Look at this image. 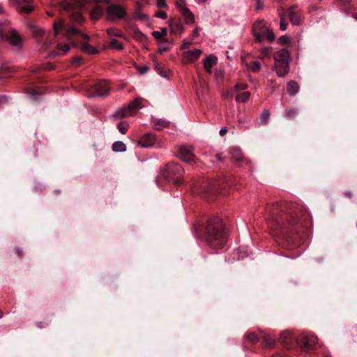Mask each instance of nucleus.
<instances>
[{
	"label": "nucleus",
	"mask_w": 357,
	"mask_h": 357,
	"mask_svg": "<svg viewBox=\"0 0 357 357\" xmlns=\"http://www.w3.org/2000/svg\"><path fill=\"white\" fill-rule=\"evenodd\" d=\"M168 50H169L168 47H160L158 51L160 52H163L167 51Z\"/></svg>",
	"instance_id": "5fc2aeb1"
},
{
	"label": "nucleus",
	"mask_w": 357,
	"mask_h": 357,
	"mask_svg": "<svg viewBox=\"0 0 357 357\" xmlns=\"http://www.w3.org/2000/svg\"><path fill=\"white\" fill-rule=\"evenodd\" d=\"M70 47L68 45H62L61 44L57 45V50L63 51V53H67L70 50Z\"/></svg>",
	"instance_id": "a19ab883"
},
{
	"label": "nucleus",
	"mask_w": 357,
	"mask_h": 357,
	"mask_svg": "<svg viewBox=\"0 0 357 357\" xmlns=\"http://www.w3.org/2000/svg\"><path fill=\"white\" fill-rule=\"evenodd\" d=\"M268 224L273 228L275 224L277 223L278 219L275 217V214H271L268 218Z\"/></svg>",
	"instance_id": "58836bf2"
},
{
	"label": "nucleus",
	"mask_w": 357,
	"mask_h": 357,
	"mask_svg": "<svg viewBox=\"0 0 357 357\" xmlns=\"http://www.w3.org/2000/svg\"><path fill=\"white\" fill-rule=\"evenodd\" d=\"M299 85L296 81L291 80L287 84V91L290 96H296L299 91Z\"/></svg>",
	"instance_id": "2eb2a0df"
},
{
	"label": "nucleus",
	"mask_w": 357,
	"mask_h": 357,
	"mask_svg": "<svg viewBox=\"0 0 357 357\" xmlns=\"http://www.w3.org/2000/svg\"><path fill=\"white\" fill-rule=\"evenodd\" d=\"M289 41V38L285 36H282L279 38V42L281 44H286Z\"/></svg>",
	"instance_id": "de8ad7c7"
},
{
	"label": "nucleus",
	"mask_w": 357,
	"mask_h": 357,
	"mask_svg": "<svg viewBox=\"0 0 357 357\" xmlns=\"http://www.w3.org/2000/svg\"><path fill=\"white\" fill-rule=\"evenodd\" d=\"M16 252L20 255L21 256L22 255V250L21 248H17L16 249Z\"/></svg>",
	"instance_id": "13d9d810"
},
{
	"label": "nucleus",
	"mask_w": 357,
	"mask_h": 357,
	"mask_svg": "<svg viewBox=\"0 0 357 357\" xmlns=\"http://www.w3.org/2000/svg\"><path fill=\"white\" fill-rule=\"evenodd\" d=\"M167 31L165 28H162L160 31H154L152 32L153 36L157 40L161 39L162 37L167 36Z\"/></svg>",
	"instance_id": "c85d7f7f"
},
{
	"label": "nucleus",
	"mask_w": 357,
	"mask_h": 357,
	"mask_svg": "<svg viewBox=\"0 0 357 357\" xmlns=\"http://www.w3.org/2000/svg\"><path fill=\"white\" fill-rule=\"evenodd\" d=\"M81 59L80 58H76L73 60V63L75 65H77V63H78L79 61H80Z\"/></svg>",
	"instance_id": "bf43d9fd"
},
{
	"label": "nucleus",
	"mask_w": 357,
	"mask_h": 357,
	"mask_svg": "<svg viewBox=\"0 0 357 357\" xmlns=\"http://www.w3.org/2000/svg\"><path fill=\"white\" fill-rule=\"evenodd\" d=\"M94 92L90 96H105L109 95L110 87L105 81H101L94 84Z\"/></svg>",
	"instance_id": "0eeeda50"
},
{
	"label": "nucleus",
	"mask_w": 357,
	"mask_h": 357,
	"mask_svg": "<svg viewBox=\"0 0 357 357\" xmlns=\"http://www.w3.org/2000/svg\"><path fill=\"white\" fill-rule=\"evenodd\" d=\"M169 26L172 33L181 34L184 30L183 26L179 22L171 23Z\"/></svg>",
	"instance_id": "b1692460"
},
{
	"label": "nucleus",
	"mask_w": 357,
	"mask_h": 357,
	"mask_svg": "<svg viewBox=\"0 0 357 357\" xmlns=\"http://www.w3.org/2000/svg\"><path fill=\"white\" fill-rule=\"evenodd\" d=\"M217 63V57L209 55L203 61L204 68L208 73H211L212 67Z\"/></svg>",
	"instance_id": "ddd939ff"
},
{
	"label": "nucleus",
	"mask_w": 357,
	"mask_h": 357,
	"mask_svg": "<svg viewBox=\"0 0 357 357\" xmlns=\"http://www.w3.org/2000/svg\"><path fill=\"white\" fill-rule=\"evenodd\" d=\"M106 14L109 20L114 21L124 18L127 15V12L122 6L112 4L107 8Z\"/></svg>",
	"instance_id": "20e7f679"
},
{
	"label": "nucleus",
	"mask_w": 357,
	"mask_h": 357,
	"mask_svg": "<svg viewBox=\"0 0 357 357\" xmlns=\"http://www.w3.org/2000/svg\"><path fill=\"white\" fill-rule=\"evenodd\" d=\"M253 35L259 43H262L264 39L273 42L275 39V33L270 25L264 20H257L252 26Z\"/></svg>",
	"instance_id": "f03ea898"
},
{
	"label": "nucleus",
	"mask_w": 357,
	"mask_h": 357,
	"mask_svg": "<svg viewBox=\"0 0 357 357\" xmlns=\"http://www.w3.org/2000/svg\"><path fill=\"white\" fill-rule=\"evenodd\" d=\"M103 15V9L100 6H95L90 13V17L92 20L97 21Z\"/></svg>",
	"instance_id": "a211bd4d"
},
{
	"label": "nucleus",
	"mask_w": 357,
	"mask_h": 357,
	"mask_svg": "<svg viewBox=\"0 0 357 357\" xmlns=\"http://www.w3.org/2000/svg\"><path fill=\"white\" fill-rule=\"evenodd\" d=\"M81 50L82 52L89 54H95L98 53V50L89 43H83L81 45Z\"/></svg>",
	"instance_id": "4be33fe9"
},
{
	"label": "nucleus",
	"mask_w": 357,
	"mask_h": 357,
	"mask_svg": "<svg viewBox=\"0 0 357 357\" xmlns=\"http://www.w3.org/2000/svg\"><path fill=\"white\" fill-rule=\"evenodd\" d=\"M157 6L160 8H165L167 6L165 0H158Z\"/></svg>",
	"instance_id": "49530a36"
},
{
	"label": "nucleus",
	"mask_w": 357,
	"mask_h": 357,
	"mask_svg": "<svg viewBox=\"0 0 357 357\" xmlns=\"http://www.w3.org/2000/svg\"><path fill=\"white\" fill-rule=\"evenodd\" d=\"M277 225H280V223H278V222H277L276 224H275V225H274L273 227H274L275 226V227H277Z\"/></svg>",
	"instance_id": "338daca9"
},
{
	"label": "nucleus",
	"mask_w": 357,
	"mask_h": 357,
	"mask_svg": "<svg viewBox=\"0 0 357 357\" xmlns=\"http://www.w3.org/2000/svg\"><path fill=\"white\" fill-rule=\"evenodd\" d=\"M149 68L148 66H144L143 67L139 68L138 70L140 74H144L146 73L149 70Z\"/></svg>",
	"instance_id": "09e8293b"
},
{
	"label": "nucleus",
	"mask_w": 357,
	"mask_h": 357,
	"mask_svg": "<svg viewBox=\"0 0 357 357\" xmlns=\"http://www.w3.org/2000/svg\"><path fill=\"white\" fill-rule=\"evenodd\" d=\"M224 225L222 220L218 217H213L207 222L205 239L211 243L214 241L220 239L223 236Z\"/></svg>",
	"instance_id": "f257e3e1"
},
{
	"label": "nucleus",
	"mask_w": 357,
	"mask_h": 357,
	"mask_svg": "<svg viewBox=\"0 0 357 357\" xmlns=\"http://www.w3.org/2000/svg\"><path fill=\"white\" fill-rule=\"evenodd\" d=\"M248 87L247 84L245 83H237L234 86V91H243L247 89Z\"/></svg>",
	"instance_id": "ea45409f"
},
{
	"label": "nucleus",
	"mask_w": 357,
	"mask_h": 357,
	"mask_svg": "<svg viewBox=\"0 0 357 357\" xmlns=\"http://www.w3.org/2000/svg\"><path fill=\"white\" fill-rule=\"evenodd\" d=\"M192 35L194 37H197L199 35V31L197 29L194 30Z\"/></svg>",
	"instance_id": "4d7b16f0"
},
{
	"label": "nucleus",
	"mask_w": 357,
	"mask_h": 357,
	"mask_svg": "<svg viewBox=\"0 0 357 357\" xmlns=\"http://www.w3.org/2000/svg\"><path fill=\"white\" fill-rule=\"evenodd\" d=\"M234 89L232 88L227 89L222 93V97L224 99L229 100L231 99L234 96Z\"/></svg>",
	"instance_id": "72a5a7b5"
},
{
	"label": "nucleus",
	"mask_w": 357,
	"mask_h": 357,
	"mask_svg": "<svg viewBox=\"0 0 357 357\" xmlns=\"http://www.w3.org/2000/svg\"><path fill=\"white\" fill-rule=\"evenodd\" d=\"M112 116L116 119H122L131 116L130 112L128 107H123L117 109Z\"/></svg>",
	"instance_id": "f3484780"
},
{
	"label": "nucleus",
	"mask_w": 357,
	"mask_h": 357,
	"mask_svg": "<svg viewBox=\"0 0 357 357\" xmlns=\"http://www.w3.org/2000/svg\"><path fill=\"white\" fill-rule=\"evenodd\" d=\"M230 155L234 162H239L243 160V155L241 149L238 148H233L230 151Z\"/></svg>",
	"instance_id": "6ab92c4d"
},
{
	"label": "nucleus",
	"mask_w": 357,
	"mask_h": 357,
	"mask_svg": "<svg viewBox=\"0 0 357 357\" xmlns=\"http://www.w3.org/2000/svg\"><path fill=\"white\" fill-rule=\"evenodd\" d=\"M112 150L114 152H125L126 151V146L123 142L116 141L112 145Z\"/></svg>",
	"instance_id": "393cba45"
},
{
	"label": "nucleus",
	"mask_w": 357,
	"mask_h": 357,
	"mask_svg": "<svg viewBox=\"0 0 357 357\" xmlns=\"http://www.w3.org/2000/svg\"><path fill=\"white\" fill-rule=\"evenodd\" d=\"M117 128L120 132L125 134L128 128V123L126 121H121L118 125Z\"/></svg>",
	"instance_id": "f704fd0d"
},
{
	"label": "nucleus",
	"mask_w": 357,
	"mask_h": 357,
	"mask_svg": "<svg viewBox=\"0 0 357 357\" xmlns=\"http://www.w3.org/2000/svg\"><path fill=\"white\" fill-rule=\"evenodd\" d=\"M155 16L160 19H165L167 18V15L165 11H159L157 13H155Z\"/></svg>",
	"instance_id": "a18cd8bd"
},
{
	"label": "nucleus",
	"mask_w": 357,
	"mask_h": 357,
	"mask_svg": "<svg viewBox=\"0 0 357 357\" xmlns=\"http://www.w3.org/2000/svg\"><path fill=\"white\" fill-rule=\"evenodd\" d=\"M183 173L184 169L180 165L176 163H170L166 166L162 174L166 178L175 177L174 182L176 183H181L179 177L182 176Z\"/></svg>",
	"instance_id": "7ed1b4c3"
},
{
	"label": "nucleus",
	"mask_w": 357,
	"mask_h": 357,
	"mask_svg": "<svg viewBox=\"0 0 357 357\" xmlns=\"http://www.w3.org/2000/svg\"><path fill=\"white\" fill-rule=\"evenodd\" d=\"M287 24L285 22L284 17L282 15H280V29L282 31H285L287 29Z\"/></svg>",
	"instance_id": "79ce46f5"
},
{
	"label": "nucleus",
	"mask_w": 357,
	"mask_h": 357,
	"mask_svg": "<svg viewBox=\"0 0 357 357\" xmlns=\"http://www.w3.org/2000/svg\"><path fill=\"white\" fill-rule=\"evenodd\" d=\"M96 3H108V0H93Z\"/></svg>",
	"instance_id": "6e6d98bb"
},
{
	"label": "nucleus",
	"mask_w": 357,
	"mask_h": 357,
	"mask_svg": "<svg viewBox=\"0 0 357 357\" xmlns=\"http://www.w3.org/2000/svg\"><path fill=\"white\" fill-rule=\"evenodd\" d=\"M64 26V21L63 19H59L57 21L54 22L53 24V29L54 31V35L57 36L60 32V30Z\"/></svg>",
	"instance_id": "bb28decb"
},
{
	"label": "nucleus",
	"mask_w": 357,
	"mask_h": 357,
	"mask_svg": "<svg viewBox=\"0 0 357 357\" xmlns=\"http://www.w3.org/2000/svg\"><path fill=\"white\" fill-rule=\"evenodd\" d=\"M283 342H288V340H287H287H283Z\"/></svg>",
	"instance_id": "774afa93"
},
{
	"label": "nucleus",
	"mask_w": 357,
	"mask_h": 357,
	"mask_svg": "<svg viewBox=\"0 0 357 357\" xmlns=\"http://www.w3.org/2000/svg\"><path fill=\"white\" fill-rule=\"evenodd\" d=\"M175 5L181 14L183 13V9H188L185 6L184 0H179L176 1Z\"/></svg>",
	"instance_id": "c9c22d12"
},
{
	"label": "nucleus",
	"mask_w": 357,
	"mask_h": 357,
	"mask_svg": "<svg viewBox=\"0 0 357 357\" xmlns=\"http://www.w3.org/2000/svg\"><path fill=\"white\" fill-rule=\"evenodd\" d=\"M343 3H348L351 1V0H340Z\"/></svg>",
	"instance_id": "680f3d73"
},
{
	"label": "nucleus",
	"mask_w": 357,
	"mask_h": 357,
	"mask_svg": "<svg viewBox=\"0 0 357 357\" xmlns=\"http://www.w3.org/2000/svg\"><path fill=\"white\" fill-rule=\"evenodd\" d=\"M186 24H192L195 22V16L189 9H183L181 13Z\"/></svg>",
	"instance_id": "aec40b11"
},
{
	"label": "nucleus",
	"mask_w": 357,
	"mask_h": 357,
	"mask_svg": "<svg viewBox=\"0 0 357 357\" xmlns=\"http://www.w3.org/2000/svg\"><path fill=\"white\" fill-rule=\"evenodd\" d=\"M290 21L293 25H298L301 22V16L296 13L293 8H290L288 11Z\"/></svg>",
	"instance_id": "dca6fc26"
},
{
	"label": "nucleus",
	"mask_w": 357,
	"mask_h": 357,
	"mask_svg": "<svg viewBox=\"0 0 357 357\" xmlns=\"http://www.w3.org/2000/svg\"><path fill=\"white\" fill-rule=\"evenodd\" d=\"M207 0H197V2H202V3H204L206 2Z\"/></svg>",
	"instance_id": "e2e57ef3"
},
{
	"label": "nucleus",
	"mask_w": 357,
	"mask_h": 357,
	"mask_svg": "<svg viewBox=\"0 0 357 357\" xmlns=\"http://www.w3.org/2000/svg\"><path fill=\"white\" fill-rule=\"evenodd\" d=\"M202 53V50L200 49L185 51L183 53V59L185 62H193L199 58Z\"/></svg>",
	"instance_id": "9d476101"
},
{
	"label": "nucleus",
	"mask_w": 357,
	"mask_h": 357,
	"mask_svg": "<svg viewBox=\"0 0 357 357\" xmlns=\"http://www.w3.org/2000/svg\"><path fill=\"white\" fill-rule=\"evenodd\" d=\"M270 118V111L268 109H264L259 116L260 125H266L268 122Z\"/></svg>",
	"instance_id": "412c9836"
},
{
	"label": "nucleus",
	"mask_w": 357,
	"mask_h": 357,
	"mask_svg": "<svg viewBox=\"0 0 357 357\" xmlns=\"http://www.w3.org/2000/svg\"><path fill=\"white\" fill-rule=\"evenodd\" d=\"M273 52V48L271 47H265L261 50V55L260 59H263L266 56H269L271 55Z\"/></svg>",
	"instance_id": "473e14b6"
},
{
	"label": "nucleus",
	"mask_w": 357,
	"mask_h": 357,
	"mask_svg": "<svg viewBox=\"0 0 357 357\" xmlns=\"http://www.w3.org/2000/svg\"><path fill=\"white\" fill-rule=\"evenodd\" d=\"M169 125V122L164 119H157L155 122V128L157 130H161L164 128H167Z\"/></svg>",
	"instance_id": "cd10ccee"
},
{
	"label": "nucleus",
	"mask_w": 357,
	"mask_h": 357,
	"mask_svg": "<svg viewBox=\"0 0 357 357\" xmlns=\"http://www.w3.org/2000/svg\"><path fill=\"white\" fill-rule=\"evenodd\" d=\"M298 114V109L296 108H289L286 110V116L289 119H294Z\"/></svg>",
	"instance_id": "7c9ffc66"
},
{
	"label": "nucleus",
	"mask_w": 357,
	"mask_h": 357,
	"mask_svg": "<svg viewBox=\"0 0 357 357\" xmlns=\"http://www.w3.org/2000/svg\"><path fill=\"white\" fill-rule=\"evenodd\" d=\"M110 47L119 50H121L124 48L123 44L116 39H112L110 42Z\"/></svg>",
	"instance_id": "2f4dec72"
},
{
	"label": "nucleus",
	"mask_w": 357,
	"mask_h": 357,
	"mask_svg": "<svg viewBox=\"0 0 357 357\" xmlns=\"http://www.w3.org/2000/svg\"><path fill=\"white\" fill-rule=\"evenodd\" d=\"M354 17L357 20V13L354 14Z\"/></svg>",
	"instance_id": "69168bd1"
},
{
	"label": "nucleus",
	"mask_w": 357,
	"mask_h": 357,
	"mask_svg": "<svg viewBox=\"0 0 357 357\" xmlns=\"http://www.w3.org/2000/svg\"><path fill=\"white\" fill-rule=\"evenodd\" d=\"M3 317V312L0 310V318Z\"/></svg>",
	"instance_id": "0e129e2a"
},
{
	"label": "nucleus",
	"mask_w": 357,
	"mask_h": 357,
	"mask_svg": "<svg viewBox=\"0 0 357 357\" xmlns=\"http://www.w3.org/2000/svg\"><path fill=\"white\" fill-rule=\"evenodd\" d=\"M191 43L190 42H184L181 46V48L182 50H185L187 49L188 47H189L190 45H191Z\"/></svg>",
	"instance_id": "3c124183"
},
{
	"label": "nucleus",
	"mask_w": 357,
	"mask_h": 357,
	"mask_svg": "<svg viewBox=\"0 0 357 357\" xmlns=\"http://www.w3.org/2000/svg\"><path fill=\"white\" fill-rule=\"evenodd\" d=\"M255 2V9L261 10L263 8V4L261 0H253Z\"/></svg>",
	"instance_id": "37998d69"
},
{
	"label": "nucleus",
	"mask_w": 357,
	"mask_h": 357,
	"mask_svg": "<svg viewBox=\"0 0 357 357\" xmlns=\"http://www.w3.org/2000/svg\"><path fill=\"white\" fill-rule=\"evenodd\" d=\"M32 10V7L31 6H25L22 8V11L24 13H30Z\"/></svg>",
	"instance_id": "8fccbe9b"
},
{
	"label": "nucleus",
	"mask_w": 357,
	"mask_h": 357,
	"mask_svg": "<svg viewBox=\"0 0 357 357\" xmlns=\"http://www.w3.org/2000/svg\"><path fill=\"white\" fill-rule=\"evenodd\" d=\"M71 17H72L73 20H74L75 22H77L78 23L82 22L84 20V18H83L82 14L79 12L75 13L72 15Z\"/></svg>",
	"instance_id": "4c0bfd02"
},
{
	"label": "nucleus",
	"mask_w": 357,
	"mask_h": 357,
	"mask_svg": "<svg viewBox=\"0 0 357 357\" xmlns=\"http://www.w3.org/2000/svg\"><path fill=\"white\" fill-rule=\"evenodd\" d=\"M345 195H346V196H347L348 197H351V196H352V193H351V192H350V191H347V192H345Z\"/></svg>",
	"instance_id": "052dcab7"
},
{
	"label": "nucleus",
	"mask_w": 357,
	"mask_h": 357,
	"mask_svg": "<svg viewBox=\"0 0 357 357\" xmlns=\"http://www.w3.org/2000/svg\"><path fill=\"white\" fill-rule=\"evenodd\" d=\"M106 32L109 36L120 37V38H123L125 39L127 38V37L123 33V32L121 30L115 29L114 27L108 28L106 30Z\"/></svg>",
	"instance_id": "5701e85b"
},
{
	"label": "nucleus",
	"mask_w": 357,
	"mask_h": 357,
	"mask_svg": "<svg viewBox=\"0 0 357 357\" xmlns=\"http://www.w3.org/2000/svg\"><path fill=\"white\" fill-rule=\"evenodd\" d=\"M247 68L249 70L252 72H257L261 68V65L258 61H254L247 64Z\"/></svg>",
	"instance_id": "c756f323"
},
{
	"label": "nucleus",
	"mask_w": 357,
	"mask_h": 357,
	"mask_svg": "<svg viewBox=\"0 0 357 357\" xmlns=\"http://www.w3.org/2000/svg\"><path fill=\"white\" fill-rule=\"evenodd\" d=\"M250 95H251L250 93L248 91L238 94L235 98L236 102H243V103L246 102L249 100Z\"/></svg>",
	"instance_id": "a878e982"
},
{
	"label": "nucleus",
	"mask_w": 357,
	"mask_h": 357,
	"mask_svg": "<svg viewBox=\"0 0 357 357\" xmlns=\"http://www.w3.org/2000/svg\"><path fill=\"white\" fill-rule=\"evenodd\" d=\"M178 155L185 162H190L195 160L194 149L191 146L181 145L179 148Z\"/></svg>",
	"instance_id": "423d86ee"
},
{
	"label": "nucleus",
	"mask_w": 357,
	"mask_h": 357,
	"mask_svg": "<svg viewBox=\"0 0 357 357\" xmlns=\"http://www.w3.org/2000/svg\"><path fill=\"white\" fill-rule=\"evenodd\" d=\"M245 337L252 343H255L258 341V336L254 332L248 333L246 334Z\"/></svg>",
	"instance_id": "e433bc0d"
},
{
	"label": "nucleus",
	"mask_w": 357,
	"mask_h": 357,
	"mask_svg": "<svg viewBox=\"0 0 357 357\" xmlns=\"http://www.w3.org/2000/svg\"><path fill=\"white\" fill-rule=\"evenodd\" d=\"M75 36H79L82 39L86 40H89V36L87 34L82 33L79 29H77L75 27H71V28L68 29L65 33V36L68 40H70Z\"/></svg>",
	"instance_id": "f8f14e48"
},
{
	"label": "nucleus",
	"mask_w": 357,
	"mask_h": 357,
	"mask_svg": "<svg viewBox=\"0 0 357 357\" xmlns=\"http://www.w3.org/2000/svg\"><path fill=\"white\" fill-rule=\"evenodd\" d=\"M272 69L278 77H284L289 72V63L288 62H275Z\"/></svg>",
	"instance_id": "1a4fd4ad"
},
{
	"label": "nucleus",
	"mask_w": 357,
	"mask_h": 357,
	"mask_svg": "<svg viewBox=\"0 0 357 357\" xmlns=\"http://www.w3.org/2000/svg\"><path fill=\"white\" fill-rule=\"evenodd\" d=\"M275 62H288L289 63V52L287 49H281L274 54Z\"/></svg>",
	"instance_id": "9b49d317"
},
{
	"label": "nucleus",
	"mask_w": 357,
	"mask_h": 357,
	"mask_svg": "<svg viewBox=\"0 0 357 357\" xmlns=\"http://www.w3.org/2000/svg\"><path fill=\"white\" fill-rule=\"evenodd\" d=\"M0 38L13 46L20 47L22 43V38L15 29H10L5 33L4 31L0 29Z\"/></svg>",
	"instance_id": "39448f33"
},
{
	"label": "nucleus",
	"mask_w": 357,
	"mask_h": 357,
	"mask_svg": "<svg viewBox=\"0 0 357 357\" xmlns=\"http://www.w3.org/2000/svg\"><path fill=\"white\" fill-rule=\"evenodd\" d=\"M156 142V136L153 133H146L136 142V144L143 148L151 147Z\"/></svg>",
	"instance_id": "6e6552de"
},
{
	"label": "nucleus",
	"mask_w": 357,
	"mask_h": 357,
	"mask_svg": "<svg viewBox=\"0 0 357 357\" xmlns=\"http://www.w3.org/2000/svg\"><path fill=\"white\" fill-rule=\"evenodd\" d=\"M143 98H137L132 102L129 104L128 108L130 112L131 116L136 114V112L141 108L143 107L142 105Z\"/></svg>",
	"instance_id": "4468645a"
},
{
	"label": "nucleus",
	"mask_w": 357,
	"mask_h": 357,
	"mask_svg": "<svg viewBox=\"0 0 357 357\" xmlns=\"http://www.w3.org/2000/svg\"><path fill=\"white\" fill-rule=\"evenodd\" d=\"M8 102V98L5 96L0 97V104L6 103Z\"/></svg>",
	"instance_id": "603ef678"
},
{
	"label": "nucleus",
	"mask_w": 357,
	"mask_h": 357,
	"mask_svg": "<svg viewBox=\"0 0 357 357\" xmlns=\"http://www.w3.org/2000/svg\"><path fill=\"white\" fill-rule=\"evenodd\" d=\"M88 3V0H78L77 2V6L79 8L84 7Z\"/></svg>",
	"instance_id": "c03bdc74"
},
{
	"label": "nucleus",
	"mask_w": 357,
	"mask_h": 357,
	"mask_svg": "<svg viewBox=\"0 0 357 357\" xmlns=\"http://www.w3.org/2000/svg\"><path fill=\"white\" fill-rule=\"evenodd\" d=\"M227 132V130L226 128H221L220 130V135H225Z\"/></svg>",
	"instance_id": "864d4df0"
}]
</instances>
